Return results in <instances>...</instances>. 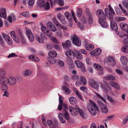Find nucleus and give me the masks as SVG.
<instances>
[{"mask_svg":"<svg viewBox=\"0 0 128 128\" xmlns=\"http://www.w3.org/2000/svg\"><path fill=\"white\" fill-rule=\"evenodd\" d=\"M96 14L98 17V22L101 26L104 28H106L108 26L106 22V16L102 10H98Z\"/></svg>","mask_w":128,"mask_h":128,"instance_id":"nucleus-1","label":"nucleus"},{"mask_svg":"<svg viewBox=\"0 0 128 128\" xmlns=\"http://www.w3.org/2000/svg\"><path fill=\"white\" fill-rule=\"evenodd\" d=\"M69 110L70 114L73 116H75L78 114L79 112L83 118L85 117V115L83 111L78 106H76L74 108L70 107Z\"/></svg>","mask_w":128,"mask_h":128,"instance_id":"nucleus-2","label":"nucleus"},{"mask_svg":"<svg viewBox=\"0 0 128 128\" xmlns=\"http://www.w3.org/2000/svg\"><path fill=\"white\" fill-rule=\"evenodd\" d=\"M87 108L92 115H96V104L95 102L91 100H89V102L87 105Z\"/></svg>","mask_w":128,"mask_h":128,"instance_id":"nucleus-3","label":"nucleus"},{"mask_svg":"<svg viewBox=\"0 0 128 128\" xmlns=\"http://www.w3.org/2000/svg\"><path fill=\"white\" fill-rule=\"evenodd\" d=\"M73 43L78 46H80L81 44V42L80 38L76 34L74 35L72 37Z\"/></svg>","mask_w":128,"mask_h":128,"instance_id":"nucleus-4","label":"nucleus"},{"mask_svg":"<svg viewBox=\"0 0 128 128\" xmlns=\"http://www.w3.org/2000/svg\"><path fill=\"white\" fill-rule=\"evenodd\" d=\"M47 126H48L50 128H56V126L58 125V122L56 120L54 121V124L52 120H47Z\"/></svg>","mask_w":128,"mask_h":128,"instance_id":"nucleus-5","label":"nucleus"},{"mask_svg":"<svg viewBox=\"0 0 128 128\" xmlns=\"http://www.w3.org/2000/svg\"><path fill=\"white\" fill-rule=\"evenodd\" d=\"M62 106L63 108V113H64L65 118L67 120H68L70 118V117L69 114L67 112L68 110L67 105L63 103L62 104Z\"/></svg>","mask_w":128,"mask_h":128,"instance_id":"nucleus-6","label":"nucleus"},{"mask_svg":"<svg viewBox=\"0 0 128 128\" xmlns=\"http://www.w3.org/2000/svg\"><path fill=\"white\" fill-rule=\"evenodd\" d=\"M2 35L3 38L8 45H10L12 44V40L7 34L2 33Z\"/></svg>","mask_w":128,"mask_h":128,"instance_id":"nucleus-7","label":"nucleus"},{"mask_svg":"<svg viewBox=\"0 0 128 128\" xmlns=\"http://www.w3.org/2000/svg\"><path fill=\"white\" fill-rule=\"evenodd\" d=\"M65 54L70 59H73L75 56V53L71 50L66 51L65 52Z\"/></svg>","mask_w":128,"mask_h":128,"instance_id":"nucleus-8","label":"nucleus"},{"mask_svg":"<svg viewBox=\"0 0 128 128\" xmlns=\"http://www.w3.org/2000/svg\"><path fill=\"white\" fill-rule=\"evenodd\" d=\"M98 104L99 106L102 108V111L104 113H106L108 111V109L106 105H105L101 101L98 102Z\"/></svg>","mask_w":128,"mask_h":128,"instance_id":"nucleus-9","label":"nucleus"},{"mask_svg":"<svg viewBox=\"0 0 128 128\" xmlns=\"http://www.w3.org/2000/svg\"><path fill=\"white\" fill-rule=\"evenodd\" d=\"M26 33L30 41L33 42L34 40V36L31 31L29 29L27 30H26Z\"/></svg>","mask_w":128,"mask_h":128,"instance_id":"nucleus-10","label":"nucleus"},{"mask_svg":"<svg viewBox=\"0 0 128 128\" xmlns=\"http://www.w3.org/2000/svg\"><path fill=\"white\" fill-rule=\"evenodd\" d=\"M46 36L43 34H41L40 36H38L36 37V38L37 41L40 43H42L44 41L46 40Z\"/></svg>","mask_w":128,"mask_h":128,"instance_id":"nucleus-11","label":"nucleus"},{"mask_svg":"<svg viewBox=\"0 0 128 128\" xmlns=\"http://www.w3.org/2000/svg\"><path fill=\"white\" fill-rule=\"evenodd\" d=\"M8 80V84L11 86H13L15 84L16 82V78L13 76L10 77Z\"/></svg>","mask_w":128,"mask_h":128,"instance_id":"nucleus-12","label":"nucleus"},{"mask_svg":"<svg viewBox=\"0 0 128 128\" xmlns=\"http://www.w3.org/2000/svg\"><path fill=\"white\" fill-rule=\"evenodd\" d=\"M48 27L52 32H54L57 30L55 26L51 22H49L47 24Z\"/></svg>","mask_w":128,"mask_h":128,"instance_id":"nucleus-13","label":"nucleus"},{"mask_svg":"<svg viewBox=\"0 0 128 128\" xmlns=\"http://www.w3.org/2000/svg\"><path fill=\"white\" fill-rule=\"evenodd\" d=\"M8 83V78L5 77L0 78V84L1 85H7Z\"/></svg>","mask_w":128,"mask_h":128,"instance_id":"nucleus-14","label":"nucleus"},{"mask_svg":"<svg viewBox=\"0 0 128 128\" xmlns=\"http://www.w3.org/2000/svg\"><path fill=\"white\" fill-rule=\"evenodd\" d=\"M0 16L5 19L6 18V10L5 8H2L0 9Z\"/></svg>","mask_w":128,"mask_h":128,"instance_id":"nucleus-15","label":"nucleus"},{"mask_svg":"<svg viewBox=\"0 0 128 128\" xmlns=\"http://www.w3.org/2000/svg\"><path fill=\"white\" fill-rule=\"evenodd\" d=\"M65 116L64 113H60L58 115V118L60 122L62 123H64L66 122V121L65 118H64Z\"/></svg>","mask_w":128,"mask_h":128,"instance_id":"nucleus-16","label":"nucleus"},{"mask_svg":"<svg viewBox=\"0 0 128 128\" xmlns=\"http://www.w3.org/2000/svg\"><path fill=\"white\" fill-rule=\"evenodd\" d=\"M74 63L78 68H82L83 69V71H85L84 66L80 61L78 60H76L75 61Z\"/></svg>","mask_w":128,"mask_h":128,"instance_id":"nucleus-17","label":"nucleus"},{"mask_svg":"<svg viewBox=\"0 0 128 128\" xmlns=\"http://www.w3.org/2000/svg\"><path fill=\"white\" fill-rule=\"evenodd\" d=\"M110 23V27L111 29L114 31H117L118 30L117 23L112 20L111 21Z\"/></svg>","mask_w":128,"mask_h":128,"instance_id":"nucleus-18","label":"nucleus"},{"mask_svg":"<svg viewBox=\"0 0 128 128\" xmlns=\"http://www.w3.org/2000/svg\"><path fill=\"white\" fill-rule=\"evenodd\" d=\"M107 62L110 63V64L113 66L115 65L116 63L114 58L112 57L109 56L107 58Z\"/></svg>","mask_w":128,"mask_h":128,"instance_id":"nucleus-19","label":"nucleus"},{"mask_svg":"<svg viewBox=\"0 0 128 128\" xmlns=\"http://www.w3.org/2000/svg\"><path fill=\"white\" fill-rule=\"evenodd\" d=\"M120 26L122 29L126 32L128 34V25L124 23H121L120 24Z\"/></svg>","mask_w":128,"mask_h":128,"instance_id":"nucleus-20","label":"nucleus"},{"mask_svg":"<svg viewBox=\"0 0 128 128\" xmlns=\"http://www.w3.org/2000/svg\"><path fill=\"white\" fill-rule=\"evenodd\" d=\"M86 12L88 15V18L89 23L90 24L92 23L93 21L92 18V17L91 14H90L89 13V10L88 9L86 8Z\"/></svg>","mask_w":128,"mask_h":128,"instance_id":"nucleus-21","label":"nucleus"},{"mask_svg":"<svg viewBox=\"0 0 128 128\" xmlns=\"http://www.w3.org/2000/svg\"><path fill=\"white\" fill-rule=\"evenodd\" d=\"M59 96V104L58 106V109L59 110H61V109H62V104L63 102V99L62 97V96L58 94Z\"/></svg>","mask_w":128,"mask_h":128,"instance_id":"nucleus-22","label":"nucleus"},{"mask_svg":"<svg viewBox=\"0 0 128 128\" xmlns=\"http://www.w3.org/2000/svg\"><path fill=\"white\" fill-rule=\"evenodd\" d=\"M57 52L54 50L50 51L48 53V55L49 56V58H54L56 57L57 56Z\"/></svg>","mask_w":128,"mask_h":128,"instance_id":"nucleus-23","label":"nucleus"},{"mask_svg":"<svg viewBox=\"0 0 128 128\" xmlns=\"http://www.w3.org/2000/svg\"><path fill=\"white\" fill-rule=\"evenodd\" d=\"M62 45L64 49L68 48L71 46V44L70 41L69 40H67L65 43H62Z\"/></svg>","mask_w":128,"mask_h":128,"instance_id":"nucleus-24","label":"nucleus"},{"mask_svg":"<svg viewBox=\"0 0 128 128\" xmlns=\"http://www.w3.org/2000/svg\"><path fill=\"white\" fill-rule=\"evenodd\" d=\"M69 101L70 103L72 104H75L77 102L76 98L73 96L70 97L69 99Z\"/></svg>","mask_w":128,"mask_h":128,"instance_id":"nucleus-25","label":"nucleus"},{"mask_svg":"<svg viewBox=\"0 0 128 128\" xmlns=\"http://www.w3.org/2000/svg\"><path fill=\"white\" fill-rule=\"evenodd\" d=\"M128 58L126 56H123L120 58V61L124 65H126L128 62Z\"/></svg>","mask_w":128,"mask_h":128,"instance_id":"nucleus-26","label":"nucleus"},{"mask_svg":"<svg viewBox=\"0 0 128 128\" xmlns=\"http://www.w3.org/2000/svg\"><path fill=\"white\" fill-rule=\"evenodd\" d=\"M8 88V86L7 85H0V92H3L6 90H7Z\"/></svg>","mask_w":128,"mask_h":128,"instance_id":"nucleus-27","label":"nucleus"},{"mask_svg":"<svg viewBox=\"0 0 128 128\" xmlns=\"http://www.w3.org/2000/svg\"><path fill=\"white\" fill-rule=\"evenodd\" d=\"M109 84L110 85L112 86L118 90L120 89V87L116 82L113 81H110V82Z\"/></svg>","mask_w":128,"mask_h":128,"instance_id":"nucleus-28","label":"nucleus"},{"mask_svg":"<svg viewBox=\"0 0 128 128\" xmlns=\"http://www.w3.org/2000/svg\"><path fill=\"white\" fill-rule=\"evenodd\" d=\"M89 85L94 89H96V82L95 80L92 79L90 80L89 83Z\"/></svg>","mask_w":128,"mask_h":128,"instance_id":"nucleus-29","label":"nucleus"},{"mask_svg":"<svg viewBox=\"0 0 128 128\" xmlns=\"http://www.w3.org/2000/svg\"><path fill=\"white\" fill-rule=\"evenodd\" d=\"M85 48L86 50H90L94 49V46L92 44H87L85 45Z\"/></svg>","mask_w":128,"mask_h":128,"instance_id":"nucleus-30","label":"nucleus"},{"mask_svg":"<svg viewBox=\"0 0 128 128\" xmlns=\"http://www.w3.org/2000/svg\"><path fill=\"white\" fill-rule=\"evenodd\" d=\"M45 3V0H38L37 4L38 6L42 7L44 6Z\"/></svg>","mask_w":128,"mask_h":128,"instance_id":"nucleus-31","label":"nucleus"},{"mask_svg":"<svg viewBox=\"0 0 128 128\" xmlns=\"http://www.w3.org/2000/svg\"><path fill=\"white\" fill-rule=\"evenodd\" d=\"M80 83L83 85H85L87 84L86 80L85 77L83 76H81L80 77Z\"/></svg>","mask_w":128,"mask_h":128,"instance_id":"nucleus-32","label":"nucleus"},{"mask_svg":"<svg viewBox=\"0 0 128 128\" xmlns=\"http://www.w3.org/2000/svg\"><path fill=\"white\" fill-rule=\"evenodd\" d=\"M62 88L64 91L65 93L67 94H68L70 92V90L68 88L65 86H62Z\"/></svg>","mask_w":128,"mask_h":128,"instance_id":"nucleus-33","label":"nucleus"},{"mask_svg":"<svg viewBox=\"0 0 128 128\" xmlns=\"http://www.w3.org/2000/svg\"><path fill=\"white\" fill-rule=\"evenodd\" d=\"M76 53V57L78 59L81 60L83 58V56L82 54L78 51L76 50L75 51Z\"/></svg>","mask_w":128,"mask_h":128,"instance_id":"nucleus-34","label":"nucleus"},{"mask_svg":"<svg viewBox=\"0 0 128 128\" xmlns=\"http://www.w3.org/2000/svg\"><path fill=\"white\" fill-rule=\"evenodd\" d=\"M48 60L49 62L52 64H54L56 62V60L54 58H48Z\"/></svg>","mask_w":128,"mask_h":128,"instance_id":"nucleus-35","label":"nucleus"},{"mask_svg":"<svg viewBox=\"0 0 128 128\" xmlns=\"http://www.w3.org/2000/svg\"><path fill=\"white\" fill-rule=\"evenodd\" d=\"M32 74V70L30 69H27L25 70L24 74V76H29L30 75Z\"/></svg>","mask_w":128,"mask_h":128,"instance_id":"nucleus-36","label":"nucleus"},{"mask_svg":"<svg viewBox=\"0 0 128 128\" xmlns=\"http://www.w3.org/2000/svg\"><path fill=\"white\" fill-rule=\"evenodd\" d=\"M64 14L67 19L70 21L72 20V18L71 14L68 12H65Z\"/></svg>","mask_w":128,"mask_h":128,"instance_id":"nucleus-37","label":"nucleus"},{"mask_svg":"<svg viewBox=\"0 0 128 128\" xmlns=\"http://www.w3.org/2000/svg\"><path fill=\"white\" fill-rule=\"evenodd\" d=\"M74 93L78 96V98L81 100H83V98L80 93L75 88H74Z\"/></svg>","mask_w":128,"mask_h":128,"instance_id":"nucleus-38","label":"nucleus"},{"mask_svg":"<svg viewBox=\"0 0 128 128\" xmlns=\"http://www.w3.org/2000/svg\"><path fill=\"white\" fill-rule=\"evenodd\" d=\"M57 17L62 22V21L64 20V17L60 13H58L57 14Z\"/></svg>","mask_w":128,"mask_h":128,"instance_id":"nucleus-39","label":"nucleus"},{"mask_svg":"<svg viewBox=\"0 0 128 128\" xmlns=\"http://www.w3.org/2000/svg\"><path fill=\"white\" fill-rule=\"evenodd\" d=\"M106 79L108 80H114L116 79V78L114 76L109 75L106 76Z\"/></svg>","mask_w":128,"mask_h":128,"instance_id":"nucleus-40","label":"nucleus"},{"mask_svg":"<svg viewBox=\"0 0 128 128\" xmlns=\"http://www.w3.org/2000/svg\"><path fill=\"white\" fill-rule=\"evenodd\" d=\"M82 9L78 8L77 11V16L78 17H80L82 15Z\"/></svg>","mask_w":128,"mask_h":128,"instance_id":"nucleus-41","label":"nucleus"},{"mask_svg":"<svg viewBox=\"0 0 128 128\" xmlns=\"http://www.w3.org/2000/svg\"><path fill=\"white\" fill-rule=\"evenodd\" d=\"M43 7H44V8L46 10H48L50 8L49 3L48 2H46V3H45L44 6H43Z\"/></svg>","mask_w":128,"mask_h":128,"instance_id":"nucleus-42","label":"nucleus"},{"mask_svg":"<svg viewBox=\"0 0 128 128\" xmlns=\"http://www.w3.org/2000/svg\"><path fill=\"white\" fill-rule=\"evenodd\" d=\"M47 36L49 37L51 36L52 35V32L49 30H47L46 32L44 33Z\"/></svg>","mask_w":128,"mask_h":128,"instance_id":"nucleus-43","label":"nucleus"},{"mask_svg":"<svg viewBox=\"0 0 128 128\" xmlns=\"http://www.w3.org/2000/svg\"><path fill=\"white\" fill-rule=\"evenodd\" d=\"M41 119L44 125L45 126L47 127V124H46V123L47 122V121L46 120L45 117L44 116H42L41 118Z\"/></svg>","mask_w":128,"mask_h":128,"instance_id":"nucleus-44","label":"nucleus"},{"mask_svg":"<svg viewBox=\"0 0 128 128\" xmlns=\"http://www.w3.org/2000/svg\"><path fill=\"white\" fill-rule=\"evenodd\" d=\"M20 14L22 15L24 17L27 18L29 16V13L28 12H25L23 13H20Z\"/></svg>","mask_w":128,"mask_h":128,"instance_id":"nucleus-45","label":"nucleus"},{"mask_svg":"<svg viewBox=\"0 0 128 128\" xmlns=\"http://www.w3.org/2000/svg\"><path fill=\"white\" fill-rule=\"evenodd\" d=\"M122 50L125 53H128V49L126 46H124L122 48Z\"/></svg>","mask_w":128,"mask_h":128,"instance_id":"nucleus-46","label":"nucleus"},{"mask_svg":"<svg viewBox=\"0 0 128 128\" xmlns=\"http://www.w3.org/2000/svg\"><path fill=\"white\" fill-rule=\"evenodd\" d=\"M96 96H97V97L98 98H100L101 100H102L103 102H106V100L102 96L100 95L99 94L96 93Z\"/></svg>","mask_w":128,"mask_h":128,"instance_id":"nucleus-47","label":"nucleus"},{"mask_svg":"<svg viewBox=\"0 0 128 128\" xmlns=\"http://www.w3.org/2000/svg\"><path fill=\"white\" fill-rule=\"evenodd\" d=\"M14 40L16 43H18L20 42V40L18 36L16 35L12 38Z\"/></svg>","mask_w":128,"mask_h":128,"instance_id":"nucleus-48","label":"nucleus"},{"mask_svg":"<svg viewBox=\"0 0 128 128\" xmlns=\"http://www.w3.org/2000/svg\"><path fill=\"white\" fill-rule=\"evenodd\" d=\"M50 38L51 40L55 43L56 44H59L56 38L52 36Z\"/></svg>","mask_w":128,"mask_h":128,"instance_id":"nucleus-49","label":"nucleus"},{"mask_svg":"<svg viewBox=\"0 0 128 128\" xmlns=\"http://www.w3.org/2000/svg\"><path fill=\"white\" fill-rule=\"evenodd\" d=\"M58 63L59 65L60 66L63 67L64 66V63L63 61L59 60L58 61Z\"/></svg>","mask_w":128,"mask_h":128,"instance_id":"nucleus-50","label":"nucleus"},{"mask_svg":"<svg viewBox=\"0 0 128 128\" xmlns=\"http://www.w3.org/2000/svg\"><path fill=\"white\" fill-rule=\"evenodd\" d=\"M116 18L117 20L118 21H124L126 19V18L125 17H116Z\"/></svg>","mask_w":128,"mask_h":128,"instance_id":"nucleus-51","label":"nucleus"},{"mask_svg":"<svg viewBox=\"0 0 128 128\" xmlns=\"http://www.w3.org/2000/svg\"><path fill=\"white\" fill-rule=\"evenodd\" d=\"M52 20L53 22L56 25V26H60L59 24H58V22L57 21L55 18L53 17L52 18Z\"/></svg>","mask_w":128,"mask_h":128,"instance_id":"nucleus-52","label":"nucleus"},{"mask_svg":"<svg viewBox=\"0 0 128 128\" xmlns=\"http://www.w3.org/2000/svg\"><path fill=\"white\" fill-rule=\"evenodd\" d=\"M35 0H28V4L30 6H32L34 4Z\"/></svg>","mask_w":128,"mask_h":128,"instance_id":"nucleus-53","label":"nucleus"},{"mask_svg":"<svg viewBox=\"0 0 128 128\" xmlns=\"http://www.w3.org/2000/svg\"><path fill=\"white\" fill-rule=\"evenodd\" d=\"M115 10L116 12L119 14H122V12L120 10V9L117 6L115 7Z\"/></svg>","mask_w":128,"mask_h":128,"instance_id":"nucleus-54","label":"nucleus"},{"mask_svg":"<svg viewBox=\"0 0 128 128\" xmlns=\"http://www.w3.org/2000/svg\"><path fill=\"white\" fill-rule=\"evenodd\" d=\"M10 34L12 38H14V36H16V34L14 31H12L10 32Z\"/></svg>","mask_w":128,"mask_h":128,"instance_id":"nucleus-55","label":"nucleus"},{"mask_svg":"<svg viewBox=\"0 0 128 128\" xmlns=\"http://www.w3.org/2000/svg\"><path fill=\"white\" fill-rule=\"evenodd\" d=\"M58 4L60 6H63L64 5V2L63 0H58Z\"/></svg>","mask_w":128,"mask_h":128,"instance_id":"nucleus-56","label":"nucleus"},{"mask_svg":"<svg viewBox=\"0 0 128 128\" xmlns=\"http://www.w3.org/2000/svg\"><path fill=\"white\" fill-rule=\"evenodd\" d=\"M96 49L94 50H93L92 51H91L90 52V54L91 56H96Z\"/></svg>","mask_w":128,"mask_h":128,"instance_id":"nucleus-57","label":"nucleus"},{"mask_svg":"<svg viewBox=\"0 0 128 128\" xmlns=\"http://www.w3.org/2000/svg\"><path fill=\"white\" fill-rule=\"evenodd\" d=\"M122 3L124 6L126 8H128V2L124 0L123 1Z\"/></svg>","mask_w":128,"mask_h":128,"instance_id":"nucleus-58","label":"nucleus"},{"mask_svg":"<svg viewBox=\"0 0 128 128\" xmlns=\"http://www.w3.org/2000/svg\"><path fill=\"white\" fill-rule=\"evenodd\" d=\"M112 14V13L109 12L108 14H106L108 17L110 19H112L113 18V16Z\"/></svg>","mask_w":128,"mask_h":128,"instance_id":"nucleus-59","label":"nucleus"},{"mask_svg":"<svg viewBox=\"0 0 128 128\" xmlns=\"http://www.w3.org/2000/svg\"><path fill=\"white\" fill-rule=\"evenodd\" d=\"M17 55H16L14 53H12L11 54H10L8 56V58H10L13 57H17Z\"/></svg>","mask_w":128,"mask_h":128,"instance_id":"nucleus-60","label":"nucleus"},{"mask_svg":"<svg viewBox=\"0 0 128 128\" xmlns=\"http://www.w3.org/2000/svg\"><path fill=\"white\" fill-rule=\"evenodd\" d=\"M4 43V42L3 39L2 38L1 36L0 35V44L2 46H3Z\"/></svg>","mask_w":128,"mask_h":128,"instance_id":"nucleus-61","label":"nucleus"},{"mask_svg":"<svg viewBox=\"0 0 128 128\" xmlns=\"http://www.w3.org/2000/svg\"><path fill=\"white\" fill-rule=\"evenodd\" d=\"M107 97L108 100L111 102L113 103L114 102V100L110 96L108 95Z\"/></svg>","mask_w":128,"mask_h":128,"instance_id":"nucleus-62","label":"nucleus"},{"mask_svg":"<svg viewBox=\"0 0 128 128\" xmlns=\"http://www.w3.org/2000/svg\"><path fill=\"white\" fill-rule=\"evenodd\" d=\"M4 94L3 95V96H6L8 97L9 96V94L7 90H6L4 92Z\"/></svg>","mask_w":128,"mask_h":128,"instance_id":"nucleus-63","label":"nucleus"},{"mask_svg":"<svg viewBox=\"0 0 128 128\" xmlns=\"http://www.w3.org/2000/svg\"><path fill=\"white\" fill-rule=\"evenodd\" d=\"M124 43L128 47V36L124 40Z\"/></svg>","mask_w":128,"mask_h":128,"instance_id":"nucleus-64","label":"nucleus"}]
</instances>
